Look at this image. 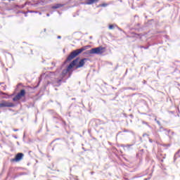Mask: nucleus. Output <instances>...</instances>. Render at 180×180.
Returning a JSON list of instances; mask_svg holds the SVG:
<instances>
[{"label": "nucleus", "mask_w": 180, "mask_h": 180, "mask_svg": "<svg viewBox=\"0 0 180 180\" xmlns=\"http://www.w3.org/2000/svg\"><path fill=\"white\" fill-rule=\"evenodd\" d=\"M25 155L22 153H18L15 155V158L11 160V162H19L21 160H23Z\"/></svg>", "instance_id": "5"}, {"label": "nucleus", "mask_w": 180, "mask_h": 180, "mask_svg": "<svg viewBox=\"0 0 180 180\" xmlns=\"http://www.w3.org/2000/svg\"><path fill=\"white\" fill-rule=\"evenodd\" d=\"M46 28H45V29H44V32H46Z\"/></svg>", "instance_id": "28"}, {"label": "nucleus", "mask_w": 180, "mask_h": 180, "mask_svg": "<svg viewBox=\"0 0 180 180\" xmlns=\"http://www.w3.org/2000/svg\"><path fill=\"white\" fill-rule=\"evenodd\" d=\"M144 180H147V179H145Z\"/></svg>", "instance_id": "32"}, {"label": "nucleus", "mask_w": 180, "mask_h": 180, "mask_svg": "<svg viewBox=\"0 0 180 180\" xmlns=\"http://www.w3.org/2000/svg\"><path fill=\"white\" fill-rule=\"evenodd\" d=\"M141 49H148V46H147V47H145V46H141Z\"/></svg>", "instance_id": "15"}, {"label": "nucleus", "mask_w": 180, "mask_h": 180, "mask_svg": "<svg viewBox=\"0 0 180 180\" xmlns=\"http://www.w3.org/2000/svg\"><path fill=\"white\" fill-rule=\"evenodd\" d=\"M143 124H147V122H143Z\"/></svg>", "instance_id": "23"}, {"label": "nucleus", "mask_w": 180, "mask_h": 180, "mask_svg": "<svg viewBox=\"0 0 180 180\" xmlns=\"http://www.w3.org/2000/svg\"><path fill=\"white\" fill-rule=\"evenodd\" d=\"M99 2V0H86V5H93V4H96Z\"/></svg>", "instance_id": "8"}, {"label": "nucleus", "mask_w": 180, "mask_h": 180, "mask_svg": "<svg viewBox=\"0 0 180 180\" xmlns=\"http://www.w3.org/2000/svg\"><path fill=\"white\" fill-rule=\"evenodd\" d=\"M46 16H50V14L47 13V14H46Z\"/></svg>", "instance_id": "22"}, {"label": "nucleus", "mask_w": 180, "mask_h": 180, "mask_svg": "<svg viewBox=\"0 0 180 180\" xmlns=\"http://www.w3.org/2000/svg\"><path fill=\"white\" fill-rule=\"evenodd\" d=\"M9 2H11V1H15V0H8Z\"/></svg>", "instance_id": "24"}, {"label": "nucleus", "mask_w": 180, "mask_h": 180, "mask_svg": "<svg viewBox=\"0 0 180 180\" xmlns=\"http://www.w3.org/2000/svg\"><path fill=\"white\" fill-rule=\"evenodd\" d=\"M58 39H61V36H58Z\"/></svg>", "instance_id": "21"}, {"label": "nucleus", "mask_w": 180, "mask_h": 180, "mask_svg": "<svg viewBox=\"0 0 180 180\" xmlns=\"http://www.w3.org/2000/svg\"><path fill=\"white\" fill-rule=\"evenodd\" d=\"M14 138H15V139H18V137H17V136H14Z\"/></svg>", "instance_id": "29"}, {"label": "nucleus", "mask_w": 180, "mask_h": 180, "mask_svg": "<svg viewBox=\"0 0 180 180\" xmlns=\"http://www.w3.org/2000/svg\"><path fill=\"white\" fill-rule=\"evenodd\" d=\"M63 6H64V4H56L52 6V9H60V8H63Z\"/></svg>", "instance_id": "9"}, {"label": "nucleus", "mask_w": 180, "mask_h": 180, "mask_svg": "<svg viewBox=\"0 0 180 180\" xmlns=\"http://www.w3.org/2000/svg\"><path fill=\"white\" fill-rule=\"evenodd\" d=\"M99 6H102L103 8L108 6V4H100Z\"/></svg>", "instance_id": "11"}, {"label": "nucleus", "mask_w": 180, "mask_h": 180, "mask_svg": "<svg viewBox=\"0 0 180 180\" xmlns=\"http://www.w3.org/2000/svg\"><path fill=\"white\" fill-rule=\"evenodd\" d=\"M14 131H18L19 129H13Z\"/></svg>", "instance_id": "20"}, {"label": "nucleus", "mask_w": 180, "mask_h": 180, "mask_svg": "<svg viewBox=\"0 0 180 180\" xmlns=\"http://www.w3.org/2000/svg\"><path fill=\"white\" fill-rule=\"evenodd\" d=\"M51 74L52 75H56V74H57V71H56V72H51Z\"/></svg>", "instance_id": "13"}, {"label": "nucleus", "mask_w": 180, "mask_h": 180, "mask_svg": "<svg viewBox=\"0 0 180 180\" xmlns=\"http://www.w3.org/2000/svg\"><path fill=\"white\" fill-rule=\"evenodd\" d=\"M94 174H95L94 172H91V175H94Z\"/></svg>", "instance_id": "19"}, {"label": "nucleus", "mask_w": 180, "mask_h": 180, "mask_svg": "<svg viewBox=\"0 0 180 180\" xmlns=\"http://www.w3.org/2000/svg\"><path fill=\"white\" fill-rule=\"evenodd\" d=\"M78 61H79V58H77L76 59L73 60L70 63V65L68 66L67 69H64L62 71V73L60 75L61 79L58 80V84L59 85H60V82H61V81H63V78H64V77H65L66 74H68V72H70V71H71V70H72V68H74V67H75L77 65V64H78Z\"/></svg>", "instance_id": "1"}, {"label": "nucleus", "mask_w": 180, "mask_h": 180, "mask_svg": "<svg viewBox=\"0 0 180 180\" xmlns=\"http://www.w3.org/2000/svg\"><path fill=\"white\" fill-rule=\"evenodd\" d=\"M13 106H15L14 103L8 101H3L0 103V108H13Z\"/></svg>", "instance_id": "6"}, {"label": "nucleus", "mask_w": 180, "mask_h": 180, "mask_svg": "<svg viewBox=\"0 0 180 180\" xmlns=\"http://www.w3.org/2000/svg\"><path fill=\"white\" fill-rule=\"evenodd\" d=\"M105 53V47L98 46L96 48H93L91 50H88L85 52V54H103Z\"/></svg>", "instance_id": "3"}, {"label": "nucleus", "mask_w": 180, "mask_h": 180, "mask_svg": "<svg viewBox=\"0 0 180 180\" xmlns=\"http://www.w3.org/2000/svg\"><path fill=\"white\" fill-rule=\"evenodd\" d=\"M129 89H131L132 91H136V89H133L131 87H130Z\"/></svg>", "instance_id": "17"}, {"label": "nucleus", "mask_w": 180, "mask_h": 180, "mask_svg": "<svg viewBox=\"0 0 180 180\" xmlns=\"http://www.w3.org/2000/svg\"><path fill=\"white\" fill-rule=\"evenodd\" d=\"M72 101H75V98H72Z\"/></svg>", "instance_id": "27"}, {"label": "nucleus", "mask_w": 180, "mask_h": 180, "mask_svg": "<svg viewBox=\"0 0 180 180\" xmlns=\"http://www.w3.org/2000/svg\"><path fill=\"white\" fill-rule=\"evenodd\" d=\"M149 141H150V143H153V139H150Z\"/></svg>", "instance_id": "18"}, {"label": "nucleus", "mask_w": 180, "mask_h": 180, "mask_svg": "<svg viewBox=\"0 0 180 180\" xmlns=\"http://www.w3.org/2000/svg\"><path fill=\"white\" fill-rule=\"evenodd\" d=\"M2 84H4V83H0V85H2Z\"/></svg>", "instance_id": "31"}, {"label": "nucleus", "mask_w": 180, "mask_h": 180, "mask_svg": "<svg viewBox=\"0 0 180 180\" xmlns=\"http://www.w3.org/2000/svg\"><path fill=\"white\" fill-rule=\"evenodd\" d=\"M86 61H88V58H82V60H80L79 61V63H78L77 65L76 64V68H75V69H76V70H78V68H82V67H83L84 65H85Z\"/></svg>", "instance_id": "7"}, {"label": "nucleus", "mask_w": 180, "mask_h": 180, "mask_svg": "<svg viewBox=\"0 0 180 180\" xmlns=\"http://www.w3.org/2000/svg\"><path fill=\"white\" fill-rule=\"evenodd\" d=\"M25 95H26V91L25 89L20 90V91L13 98V102L20 101V99H22Z\"/></svg>", "instance_id": "4"}, {"label": "nucleus", "mask_w": 180, "mask_h": 180, "mask_svg": "<svg viewBox=\"0 0 180 180\" xmlns=\"http://www.w3.org/2000/svg\"><path fill=\"white\" fill-rule=\"evenodd\" d=\"M89 47H91V46L89 45H88V46H83L81 49L74 50L68 56L65 63H68V62L71 61L72 60H74V58H75V57H77V56H79V54H81V53H82V51H85V50L89 49Z\"/></svg>", "instance_id": "2"}, {"label": "nucleus", "mask_w": 180, "mask_h": 180, "mask_svg": "<svg viewBox=\"0 0 180 180\" xmlns=\"http://www.w3.org/2000/svg\"><path fill=\"white\" fill-rule=\"evenodd\" d=\"M50 70H53V68H51Z\"/></svg>", "instance_id": "30"}, {"label": "nucleus", "mask_w": 180, "mask_h": 180, "mask_svg": "<svg viewBox=\"0 0 180 180\" xmlns=\"http://www.w3.org/2000/svg\"><path fill=\"white\" fill-rule=\"evenodd\" d=\"M146 80H144V81H143V84H146Z\"/></svg>", "instance_id": "25"}, {"label": "nucleus", "mask_w": 180, "mask_h": 180, "mask_svg": "<svg viewBox=\"0 0 180 180\" xmlns=\"http://www.w3.org/2000/svg\"><path fill=\"white\" fill-rule=\"evenodd\" d=\"M3 95H6V94H5V93H1Z\"/></svg>", "instance_id": "26"}, {"label": "nucleus", "mask_w": 180, "mask_h": 180, "mask_svg": "<svg viewBox=\"0 0 180 180\" xmlns=\"http://www.w3.org/2000/svg\"><path fill=\"white\" fill-rule=\"evenodd\" d=\"M146 136H148V134H143V137H146Z\"/></svg>", "instance_id": "16"}, {"label": "nucleus", "mask_w": 180, "mask_h": 180, "mask_svg": "<svg viewBox=\"0 0 180 180\" xmlns=\"http://www.w3.org/2000/svg\"><path fill=\"white\" fill-rule=\"evenodd\" d=\"M51 65H53V67H56V62H52Z\"/></svg>", "instance_id": "14"}, {"label": "nucleus", "mask_w": 180, "mask_h": 180, "mask_svg": "<svg viewBox=\"0 0 180 180\" xmlns=\"http://www.w3.org/2000/svg\"><path fill=\"white\" fill-rule=\"evenodd\" d=\"M114 27H115V25H110L109 27H108V29H110V30H112V29H114Z\"/></svg>", "instance_id": "10"}, {"label": "nucleus", "mask_w": 180, "mask_h": 180, "mask_svg": "<svg viewBox=\"0 0 180 180\" xmlns=\"http://www.w3.org/2000/svg\"><path fill=\"white\" fill-rule=\"evenodd\" d=\"M155 122L158 123V126H161V122L158 120H157V119H155Z\"/></svg>", "instance_id": "12"}]
</instances>
